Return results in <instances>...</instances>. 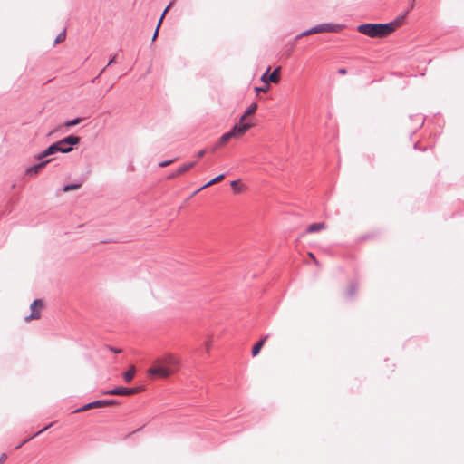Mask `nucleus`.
Returning a JSON list of instances; mask_svg holds the SVG:
<instances>
[{
  "label": "nucleus",
  "mask_w": 464,
  "mask_h": 464,
  "mask_svg": "<svg viewBox=\"0 0 464 464\" xmlns=\"http://www.w3.org/2000/svg\"><path fill=\"white\" fill-rule=\"evenodd\" d=\"M179 362L172 354H167L155 361L148 370V375L153 378H167L179 370Z\"/></svg>",
  "instance_id": "1"
},
{
  "label": "nucleus",
  "mask_w": 464,
  "mask_h": 464,
  "mask_svg": "<svg viewBox=\"0 0 464 464\" xmlns=\"http://www.w3.org/2000/svg\"><path fill=\"white\" fill-rule=\"evenodd\" d=\"M392 23L385 24H362L358 25L357 31L369 37H385L393 32Z\"/></svg>",
  "instance_id": "2"
},
{
  "label": "nucleus",
  "mask_w": 464,
  "mask_h": 464,
  "mask_svg": "<svg viewBox=\"0 0 464 464\" xmlns=\"http://www.w3.org/2000/svg\"><path fill=\"white\" fill-rule=\"evenodd\" d=\"M72 151V148L68 146L64 147L61 140L52 143L45 150H44L41 153L36 155V160H43L48 156L53 155L55 153H69Z\"/></svg>",
  "instance_id": "3"
},
{
  "label": "nucleus",
  "mask_w": 464,
  "mask_h": 464,
  "mask_svg": "<svg viewBox=\"0 0 464 464\" xmlns=\"http://www.w3.org/2000/svg\"><path fill=\"white\" fill-rule=\"evenodd\" d=\"M44 307V302L42 299H34L30 305L31 314L24 317L26 322L39 319L41 317V310Z\"/></svg>",
  "instance_id": "4"
},
{
  "label": "nucleus",
  "mask_w": 464,
  "mask_h": 464,
  "mask_svg": "<svg viewBox=\"0 0 464 464\" xmlns=\"http://www.w3.org/2000/svg\"><path fill=\"white\" fill-rule=\"evenodd\" d=\"M140 390V388H128L123 386H118L113 389L106 391L104 394L128 396L135 394L139 392Z\"/></svg>",
  "instance_id": "5"
},
{
  "label": "nucleus",
  "mask_w": 464,
  "mask_h": 464,
  "mask_svg": "<svg viewBox=\"0 0 464 464\" xmlns=\"http://www.w3.org/2000/svg\"><path fill=\"white\" fill-rule=\"evenodd\" d=\"M116 403L115 400H97L92 402H89L82 407L77 409L74 412L84 411L92 408L105 407L111 406Z\"/></svg>",
  "instance_id": "6"
},
{
  "label": "nucleus",
  "mask_w": 464,
  "mask_h": 464,
  "mask_svg": "<svg viewBox=\"0 0 464 464\" xmlns=\"http://www.w3.org/2000/svg\"><path fill=\"white\" fill-rule=\"evenodd\" d=\"M270 67L267 68V70L262 74L261 81L265 84H268V82L276 83L280 80V67H276L274 69L272 72L269 73Z\"/></svg>",
  "instance_id": "7"
},
{
  "label": "nucleus",
  "mask_w": 464,
  "mask_h": 464,
  "mask_svg": "<svg viewBox=\"0 0 464 464\" xmlns=\"http://www.w3.org/2000/svg\"><path fill=\"white\" fill-rule=\"evenodd\" d=\"M314 27L315 34L324 33V32H339L341 31L344 25L341 24H333V23H326V24H317Z\"/></svg>",
  "instance_id": "8"
},
{
  "label": "nucleus",
  "mask_w": 464,
  "mask_h": 464,
  "mask_svg": "<svg viewBox=\"0 0 464 464\" xmlns=\"http://www.w3.org/2000/svg\"><path fill=\"white\" fill-rule=\"evenodd\" d=\"M39 162L36 164H34L30 167H28L25 170L26 174L28 175H37L48 163H50L53 160L47 159V160H38Z\"/></svg>",
  "instance_id": "9"
},
{
  "label": "nucleus",
  "mask_w": 464,
  "mask_h": 464,
  "mask_svg": "<svg viewBox=\"0 0 464 464\" xmlns=\"http://www.w3.org/2000/svg\"><path fill=\"white\" fill-rule=\"evenodd\" d=\"M250 123L239 121V122L236 123L229 130L231 131L234 137H239L245 134L250 129Z\"/></svg>",
  "instance_id": "10"
},
{
  "label": "nucleus",
  "mask_w": 464,
  "mask_h": 464,
  "mask_svg": "<svg viewBox=\"0 0 464 464\" xmlns=\"http://www.w3.org/2000/svg\"><path fill=\"white\" fill-rule=\"evenodd\" d=\"M414 1L415 0H411L410 3L409 8L406 11H404L401 14H400L396 19H394L393 21L391 22L393 24V25H392L393 31L403 23V21L405 20V18L407 17L408 14H409L410 10L413 9Z\"/></svg>",
  "instance_id": "11"
},
{
  "label": "nucleus",
  "mask_w": 464,
  "mask_h": 464,
  "mask_svg": "<svg viewBox=\"0 0 464 464\" xmlns=\"http://www.w3.org/2000/svg\"><path fill=\"white\" fill-rule=\"evenodd\" d=\"M64 147H72L73 149V146L80 143V137L74 134L68 135L62 140H60Z\"/></svg>",
  "instance_id": "12"
},
{
  "label": "nucleus",
  "mask_w": 464,
  "mask_h": 464,
  "mask_svg": "<svg viewBox=\"0 0 464 464\" xmlns=\"http://www.w3.org/2000/svg\"><path fill=\"white\" fill-rule=\"evenodd\" d=\"M326 227V225L324 222H316L309 225L306 228V232L308 233H314L318 232L322 229H324Z\"/></svg>",
  "instance_id": "13"
},
{
  "label": "nucleus",
  "mask_w": 464,
  "mask_h": 464,
  "mask_svg": "<svg viewBox=\"0 0 464 464\" xmlns=\"http://www.w3.org/2000/svg\"><path fill=\"white\" fill-rule=\"evenodd\" d=\"M52 426V423L44 427L42 430H40L39 431H37L36 433H34L33 436H31L30 438H27L25 440H24L21 443L17 444L15 447H14V450H19L23 445H24L25 443H27L30 440H32L33 438H35L36 436L40 435L41 433H43L44 431L47 430L50 427Z\"/></svg>",
  "instance_id": "14"
},
{
  "label": "nucleus",
  "mask_w": 464,
  "mask_h": 464,
  "mask_svg": "<svg viewBox=\"0 0 464 464\" xmlns=\"http://www.w3.org/2000/svg\"><path fill=\"white\" fill-rule=\"evenodd\" d=\"M226 177V174L225 173H222L217 177H215L214 179H212L211 180H209L208 183H206L205 185H203L201 188H199L196 192H198L209 186H212L214 184H216L217 182L222 180L224 178Z\"/></svg>",
  "instance_id": "15"
},
{
  "label": "nucleus",
  "mask_w": 464,
  "mask_h": 464,
  "mask_svg": "<svg viewBox=\"0 0 464 464\" xmlns=\"http://www.w3.org/2000/svg\"><path fill=\"white\" fill-rule=\"evenodd\" d=\"M196 164H197L196 160L189 162V163L183 164L176 170V174L181 175V174L187 172L188 170H189L190 169H192Z\"/></svg>",
  "instance_id": "16"
},
{
  "label": "nucleus",
  "mask_w": 464,
  "mask_h": 464,
  "mask_svg": "<svg viewBox=\"0 0 464 464\" xmlns=\"http://www.w3.org/2000/svg\"><path fill=\"white\" fill-rule=\"evenodd\" d=\"M256 109H257V104L256 102L251 103L246 108V110L245 111L244 114L240 117V121H243L246 117L255 113Z\"/></svg>",
  "instance_id": "17"
},
{
  "label": "nucleus",
  "mask_w": 464,
  "mask_h": 464,
  "mask_svg": "<svg viewBox=\"0 0 464 464\" xmlns=\"http://www.w3.org/2000/svg\"><path fill=\"white\" fill-rule=\"evenodd\" d=\"M356 292H357V285H356L355 283H352L349 285V287H348V289H347V291L345 293V297L347 299H353L354 297Z\"/></svg>",
  "instance_id": "18"
},
{
  "label": "nucleus",
  "mask_w": 464,
  "mask_h": 464,
  "mask_svg": "<svg viewBox=\"0 0 464 464\" xmlns=\"http://www.w3.org/2000/svg\"><path fill=\"white\" fill-rule=\"evenodd\" d=\"M232 138H234L233 134L231 133L230 130H228L227 132H225L224 134H222V136L219 138L218 140V145L219 146H223L225 145L227 142H228Z\"/></svg>",
  "instance_id": "19"
},
{
  "label": "nucleus",
  "mask_w": 464,
  "mask_h": 464,
  "mask_svg": "<svg viewBox=\"0 0 464 464\" xmlns=\"http://www.w3.org/2000/svg\"><path fill=\"white\" fill-rule=\"evenodd\" d=\"M83 120H84V118L77 117L72 120L64 121L63 126L66 128L73 127V126L81 123Z\"/></svg>",
  "instance_id": "20"
},
{
  "label": "nucleus",
  "mask_w": 464,
  "mask_h": 464,
  "mask_svg": "<svg viewBox=\"0 0 464 464\" xmlns=\"http://www.w3.org/2000/svg\"><path fill=\"white\" fill-rule=\"evenodd\" d=\"M135 373V368L131 367L130 370L123 372V379L126 382H130Z\"/></svg>",
  "instance_id": "21"
},
{
  "label": "nucleus",
  "mask_w": 464,
  "mask_h": 464,
  "mask_svg": "<svg viewBox=\"0 0 464 464\" xmlns=\"http://www.w3.org/2000/svg\"><path fill=\"white\" fill-rule=\"evenodd\" d=\"M81 183H69V184H66L63 187L62 190L63 192H69V191H72V190H75V189H78L80 187H81Z\"/></svg>",
  "instance_id": "22"
},
{
  "label": "nucleus",
  "mask_w": 464,
  "mask_h": 464,
  "mask_svg": "<svg viewBox=\"0 0 464 464\" xmlns=\"http://www.w3.org/2000/svg\"><path fill=\"white\" fill-rule=\"evenodd\" d=\"M313 34H315L314 26L309 28V29H307V30H305V31H304V32H302V33H300L299 34H297L295 36V40L301 39L304 36H308V35Z\"/></svg>",
  "instance_id": "23"
},
{
  "label": "nucleus",
  "mask_w": 464,
  "mask_h": 464,
  "mask_svg": "<svg viewBox=\"0 0 464 464\" xmlns=\"http://www.w3.org/2000/svg\"><path fill=\"white\" fill-rule=\"evenodd\" d=\"M313 34H315L314 26L309 28V29H307V30H305V31H304V32H302V33H300L299 34H297L295 36V40L301 39L304 36H308V35Z\"/></svg>",
  "instance_id": "24"
},
{
  "label": "nucleus",
  "mask_w": 464,
  "mask_h": 464,
  "mask_svg": "<svg viewBox=\"0 0 464 464\" xmlns=\"http://www.w3.org/2000/svg\"><path fill=\"white\" fill-rule=\"evenodd\" d=\"M66 38V29H63L61 33L58 34L54 40V44H60L63 42Z\"/></svg>",
  "instance_id": "25"
},
{
  "label": "nucleus",
  "mask_w": 464,
  "mask_h": 464,
  "mask_svg": "<svg viewBox=\"0 0 464 464\" xmlns=\"http://www.w3.org/2000/svg\"><path fill=\"white\" fill-rule=\"evenodd\" d=\"M262 347H263V346H262V342H257V343H256L252 347V351H251V353H252V356H254V357H255V356H256V355L260 353V351H261Z\"/></svg>",
  "instance_id": "26"
},
{
  "label": "nucleus",
  "mask_w": 464,
  "mask_h": 464,
  "mask_svg": "<svg viewBox=\"0 0 464 464\" xmlns=\"http://www.w3.org/2000/svg\"><path fill=\"white\" fill-rule=\"evenodd\" d=\"M173 5V2H170L167 6L166 8L164 9L159 22H158V24L159 25H161L163 20H164V17L166 16L167 13L169 11V9L171 8V6Z\"/></svg>",
  "instance_id": "27"
},
{
  "label": "nucleus",
  "mask_w": 464,
  "mask_h": 464,
  "mask_svg": "<svg viewBox=\"0 0 464 464\" xmlns=\"http://www.w3.org/2000/svg\"><path fill=\"white\" fill-rule=\"evenodd\" d=\"M268 89H269V85L266 83L265 86L256 87L255 91L256 93H259L261 92H266Z\"/></svg>",
  "instance_id": "28"
},
{
  "label": "nucleus",
  "mask_w": 464,
  "mask_h": 464,
  "mask_svg": "<svg viewBox=\"0 0 464 464\" xmlns=\"http://www.w3.org/2000/svg\"><path fill=\"white\" fill-rule=\"evenodd\" d=\"M239 183H240V180L236 179V180L231 181L230 186L234 190L237 191Z\"/></svg>",
  "instance_id": "29"
},
{
  "label": "nucleus",
  "mask_w": 464,
  "mask_h": 464,
  "mask_svg": "<svg viewBox=\"0 0 464 464\" xmlns=\"http://www.w3.org/2000/svg\"><path fill=\"white\" fill-rule=\"evenodd\" d=\"M116 57H117V54L113 55V56H111L109 61H108V63L107 65L105 66L106 68L113 63H116Z\"/></svg>",
  "instance_id": "30"
},
{
  "label": "nucleus",
  "mask_w": 464,
  "mask_h": 464,
  "mask_svg": "<svg viewBox=\"0 0 464 464\" xmlns=\"http://www.w3.org/2000/svg\"><path fill=\"white\" fill-rule=\"evenodd\" d=\"M173 160H164V161H161L159 163V166L160 167H167L169 166L170 163H172Z\"/></svg>",
  "instance_id": "31"
},
{
  "label": "nucleus",
  "mask_w": 464,
  "mask_h": 464,
  "mask_svg": "<svg viewBox=\"0 0 464 464\" xmlns=\"http://www.w3.org/2000/svg\"><path fill=\"white\" fill-rule=\"evenodd\" d=\"M413 117L418 119V121H420L419 127L420 128L424 124V118L421 116L415 115V116H411V119H412Z\"/></svg>",
  "instance_id": "32"
},
{
  "label": "nucleus",
  "mask_w": 464,
  "mask_h": 464,
  "mask_svg": "<svg viewBox=\"0 0 464 464\" xmlns=\"http://www.w3.org/2000/svg\"><path fill=\"white\" fill-rule=\"evenodd\" d=\"M160 27V25L157 24V27H156L155 32H154L153 36H152V42H154L157 39L158 34H159Z\"/></svg>",
  "instance_id": "33"
},
{
  "label": "nucleus",
  "mask_w": 464,
  "mask_h": 464,
  "mask_svg": "<svg viewBox=\"0 0 464 464\" xmlns=\"http://www.w3.org/2000/svg\"><path fill=\"white\" fill-rule=\"evenodd\" d=\"M109 350L115 353H120L121 352V349H118V348H115V347H112V346H109Z\"/></svg>",
  "instance_id": "34"
},
{
  "label": "nucleus",
  "mask_w": 464,
  "mask_h": 464,
  "mask_svg": "<svg viewBox=\"0 0 464 464\" xmlns=\"http://www.w3.org/2000/svg\"><path fill=\"white\" fill-rule=\"evenodd\" d=\"M106 70V67H104L101 72L100 73L95 77L93 78V80L92 81L93 83L96 82V80L105 72Z\"/></svg>",
  "instance_id": "35"
},
{
  "label": "nucleus",
  "mask_w": 464,
  "mask_h": 464,
  "mask_svg": "<svg viewBox=\"0 0 464 464\" xmlns=\"http://www.w3.org/2000/svg\"><path fill=\"white\" fill-rule=\"evenodd\" d=\"M7 459V455L5 453H3L1 456H0V464H2L3 462H5Z\"/></svg>",
  "instance_id": "36"
},
{
  "label": "nucleus",
  "mask_w": 464,
  "mask_h": 464,
  "mask_svg": "<svg viewBox=\"0 0 464 464\" xmlns=\"http://www.w3.org/2000/svg\"><path fill=\"white\" fill-rule=\"evenodd\" d=\"M206 153V150H200L198 153H197V157L198 158H201L205 155Z\"/></svg>",
  "instance_id": "37"
},
{
  "label": "nucleus",
  "mask_w": 464,
  "mask_h": 464,
  "mask_svg": "<svg viewBox=\"0 0 464 464\" xmlns=\"http://www.w3.org/2000/svg\"><path fill=\"white\" fill-rule=\"evenodd\" d=\"M346 72H347V71H346V69H345V68H340V69L338 70V72H339L340 74H343H343H345V73H346Z\"/></svg>",
  "instance_id": "38"
},
{
  "label": "nucleus",
  "mask_w": 464,
  "mask_h": 464,
  "mask_svg": "<svg viewBox=\"0 0 464 464\" xmlns=\"http://www.w3.org/2000/svg\"><path fill=\"white\" fill-rule=\"evenodd\" d=\"M267 338H268V335H266L261 340L258 341V342H262V346L265 344V343L267 340Z\"/></svg>",
  "instance_id": "39"
},
{
  "label": "nucleus",
  "mask_w": 464,
  "mask_h": 464,
  "mask_svg": "<svg viewBox=\"0 0 464 464\" xmlns=\"http://www.w3.org/2000/svg\"><path fill=\"white\" fill-rule=\"evenodd\" d=\"M177 176H179V174H176V171H175V172H173V173L169 174L168 178H169V179H173V178H175V177H177Z\"/></svg>",
  "instance_id": "40"
},
{
  "label": "nucleus",
  "mask_w": 464,
  "mask_h": 464,
  "mask_svg": "<svg viewBox=\"0 0 464 464\" xmlns=\"http://www.w3.org/2000/svg\"><path fill=\"white\" fill-rule=\"evenodd\" d=\"M414 149L420 150H425V149L420 148L417 143L414 144Z\"/></svg>",
  "instance_id": "41"
}]
</instances>
